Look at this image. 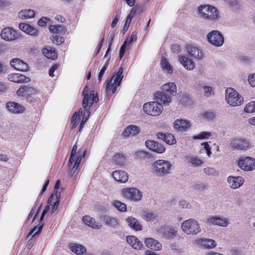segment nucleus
<instances>
[{
    "label": "nucleus",
    "mask_w": 255,
    "mask_h": 255,
    "mask_svg": "<svg viewBox=\"0 0 255 255\" xmlns=\"http://www.w3.org/2000/svg\"><path fill=\"white\" fill-rule=\"evenodd\" d=\"M90 112L88 109H86V110H84V113L82 121L80 125V130L83 128L85 122L87 121V120L90 116Z\"/></svg>",
    "instance_id": "49530a36"
},
{
    "label": "nucleus",
    "mask_w": 255,
    "mask_h": 255,
    "mask_svg": "<svg viewBox=\"0 0 255 255\" xmlns=\"http://www.w3.org/2000/svg\"><path fill=\"white\" fill-rule=\"evenodd\" d=\"M186 50L189 55L196 59H201L203 54L201 50L198 47L192 45H188L186 46Z\"/></svg>",
    "instance_id": "412c9836"
},
{
    "label": "nucleus",
    "mask_w": 255,
    "mask_h": 255,
    "mask_svg": "<svg viewBox=\"0 0 255 255\" xmlns=\"http://www.w3.org/2000/svg\"><path fill=\"white\" fill-rule=\"evenodd\" d=\"M239 167L245 171H252L255 169V158L249 156L241 157L238 161Z\"/></svg>",
    "instance_id": "9d476101"
},
{
    "label": "nucleus",
    "mask_w": 255,
    "mask_h": 255,
    "mask_svg": "<svg viewBox=\"0 0 255 255\" xmlns=\"http://www.w3.org/2000/svg\"><path fill=\"white\" fill-rule=\"evenodd\" d=\"M248 81L252 87H255V73L249 75Z\"/></svg>",
    "instance_id": "680f3d73"
},
{
    "label": "nucleus",
    "mask_w": 255,
    "mask_h": 255,
    "mask_svg": "<svg viewBox=\"0 0 255 255\" xmlns=\"http://www.w3.org/2000/svg\"><path fill=\"white\" fill-rule=\"evenodd\" d=\"M209 43L216 47H220L224 43V37L222 33L217 30H213L207 35Z\"/></svg>",
    "instance_id": "6e6552de"
},
{
    "label": "nucleus",
    "mask_w": 255,
    "mask_h": 255,
    "mask_svg": "<svg viewBox=\"0 0 255 255\" xmlns=\"http://www.w3.org/2000/svg\"><path fill=\"white\" fill-rule=\"evenodd\" d=\"M226 99L232 106H238L243 102V98L233 88H228L226 90Z\"/></svg>",
    "instance_id": "0eeeda50"
},
{
    "label": "nucleus",
    "mask_w": 255,
    "mask_h": 255,
    "mask_svg": "<svg viewBox=\"0 0 255 255\" xmlns=\"http://www.w3.org/2000/svg\"><path fill=\"white\" fill-rule=\"evenodd\" d=\"M156 218V216L153 212L146 211L143 212V219L147 222H153Z\"/></svg>",
    "instance_id": "58836bf2"
},
{
    "label": "nucleus",
    "mask_w": 255,
    "mask_h": 255,
    "mask_svg": "<svg viewBox=\"0 0 255 255\" xmlns=\"http://www.w3.org/2000/svg\"><path fill=\"white\" fill-rule=\"evenodd\" d=\"M207 222L210 225H216L220 227H226L229 224L228 219L223 216H209L207 220Z\"/></svg>",
    "instance_id": "f8f14e48"
},
{
    "label": "nucleus",
    "mask_w": 255,
    "mask_h": 255,
    "mask_svg": "<svg viewBox=\"0 0 255 255\" xmlns=\"http://www.w3.org/2000/svg\"><path fill=\"white\" fill-rule=\"evenodd\" d=\"M245 111L248 113L255 112V101L248 103L245 108Z\"/></svg>",
    "instance_id": "a18cd8bd"
},
{
    "label": "nucleus",
    "mask_w": 255,
    "mask_h": 255,
    "mask_svg": "<svg viewBox=\"0 0 255 255\" xmlns=\"http://www.w3.org/2000/svg\"><path fill=\"white\" fill-rule=\"evenodd\" d=\"M182 231L187 235H195L199 233L201 230L197 221L190 219L184 221L181 225Z\"/></svg>",
    "instance_id": "39448f33"
},
{
    "label": "nucleus",
    "mask_w": 255,
    "mask_h": 255,
    "mask_svg": "<svg viewBox=\"0 0 255 255\" xmlns=\"http://www.w3.org/2000/svg\"><path fill=\"white\" fill-rule=\"evenodd\" d=\"M70 250L77 255H83L86 252V249L81 245L72 243L69 245Z\"/></svg>",
    "instance_id": "473e14b6"
},
{
    "label": "nucleus",
    "mask_w": 255,
    "mask_h": 255,
    "mask_svg": "<svg viewBox=\"0 0 255 255\" xmlns=\"http://www.w3.org/2000/svg\"><path fill=\"white\" fill-rule=\"evenodd\" d=\"M135 155L140 158H145L147 156V153L143 150L137 151L135 152Z\"/></svg>",
    "instance_id": "774afa93"
},
{
    "label": "nucleus",
    "mask_w": 255,
    "mask_h": 255,
    "mask_svg": "<svg viewBox=\"0 0 255 255\" xmlns=\"http://www.w3.org/2000/svg\"><path fill=\"white\" fill-rule=\"evenodd\" d=\"M6 107L8 111L13 114H20L24 111V108L20 104L13 102H9L6 104Z\"/></svg>",
    "instance_id": "5701e85b"
},
{
    "label": "nucleus",
    "mask_w": 255,
    "mask_h": 255,
    "mask_svg": "<svg viewBox=\"0 0 255 255\" xmlns=\"http://www.w3.org/2000/svg\"><path fill=\"white\" fill-rule=\"evenodd\" d=\"M42 228H43V225L39 226L38 228L37 226L34 227L29 233L28 236H30L31 234H32L34 232H35V231H36L37 229V231L35 233V235H36V234H39V233H40L42 231Z\"/></svg>",
    "instance_id": "e2e57ef3"
},
{
    "label": "nucleus",
    "mask_w": 255,
    "mask_h": 255,
    "mask_svg": "<svg viewBox=\"0 0 255 255\" xmlns=\"http://www.w3.org/2000/svg\"><path fill=\"white\" fill-rule=\"evenodd\" d=\"M231 145L233 148L238 150H247L250 147V143L242 138L233 139Z\"/></svg>",
    "instance_id": "f3484780"
},
{
    "label": "nucleus",
    "mask_w": 255,
    "mask_h": 255,
    "mask_svg": "<svg viewBox=\"0 0 255 255\" xmlns=\"http://www.w3.org/2000/svg\"><path fill=\"white\" fill-rule=\"evenodd\" d=\"M82 221L85 225L92 228L99 229L102 227V224L100 222H96V220L90 216H84Z\"/></svg>",
    "instance_id": "aec40b11"
},
{
    "label": "nucleus",
    "mask_w": 255,
    "mask_h": 255,
    "mask_svg": "<svg viewBox=\"0 0 255 255\" xmlns=\"http://www.w3.org/2000/svg\"><path fill=\"white\" fill-rule=\"evenodd\" d=\"M126 221L128 227L131 229L139 231L142 230V227L140 224L139 221L133 217H128L126 219Z\"/></svg>",
    "instance_id": "4be33fe9"
},
{
    "label": "nucleus",
    "mask_w": 255,
    "mask_h": 255,
    "mask_svg": "<svg viewBox=\"0 0 255 255\" xmlns=\"http://www.w3.org/2000/svg\"><path fill=\"white\" fill-rule=\"evenodd\" d=\"M212 135V133L209 131H202L197 135H193L194 139H205L208 138Z\"/></svg>",
    "instance_id": "a19ab883"
},
{
    "label": "nucleus",
    "mask_w": 255,
    "mask_h": 255,
    "mask_svg": "<svg viewBox=\"0 0 255 255\" xmlns=\"http://www.w3.org/2000/svg\"><path fill=\"white\" fill-rule=\"evenodd\" d=\"M10 65L18 71L25 72L28 70V66L27 63L18 58L11 59L10 61Z\"/></svg>",
    "instance_id": "6ab92c4d"
},
{
    "label": "nucleus",
    "mask_w": 255,
    "mask_h": 255,
    "mask_svg": "<svg viewBox=\"0 0 255 255\" xmlns=\"http://www.w3.org/2000/svg\"><path fill=\"white\" fill-rule=\"evenodd\" d=\"M200 16L209 22H216L219 19V11L214 6L211 5H203L198 7Z\"/></svg>",
    "instance_id": "f03ea898"
},
{
    "label": "nucleus",
    "mask_w": 255,
    "mask_h": 255,
    "mask_svg": "<svg viewBox=\"0 0 255 255\" xmlns=\"http://www.w3.org/2000/svg\"><path fill=\"white\" fill-rule=\"evenodd\" d=\"M186 159L191 166L193 167H199L203 164L204 161L199 157L195 155H189L185 156Z\"/></svg>",
    "instance_id": "c85d7f7f"
},
{
    "label": "nucleus",
    "mask_w": 255,
    "mask_h": 255,
    "mask_svg": "<svg viewBox=\"0 0 255 255\" xmlns=\"http://www.w3.org/2000/svg\"><path fill=\"white\" fill-rule=\"evenodd\" d=\"M179 61L181 64L188 70H192L195 67L194 63L189 57L186 56H181L179 57Z\"/></svg>",
    "instance_id": "cd10ccee"
},
{
    "label": "nucleus",
    "mask_w": 255,
    "mask_h": 255,
    "mask_svg": "<svg viewBox=\"0 0 255 255\" xmlns=\"http://www.w3.org/2000/svg\"><path fill=\"white\" fill-rule=\"evenodd\" d=\"M171 163L166 160L158 159L152 164L153 172L159 177H163L171 173Z\"/></svg>",
    "instance_id": "7ed1b4c3"
},
{
    "label": "nucleus",
    "mask_w": 255,
    "mask_h": 255,
    "mask_svg": "<svg viewBox=\"0 0 255 255\" xmlns=\"http://www.w3.org/2000/svg\"><path fill=\"white\" fill-rule=\"evenodd\" d=\"M203 92L205 96L209 97L213 94L212 87L210 86H204L203 87Z\"/></svg>",
    "instance_id": "3c124183"
},
{
    "label": "nucleus",
    "mask_w": 255,
    "mask_h": 255,
    "mask_svg": "<svg viewBox=\"0 0 255 255\" xmlns=\"http://www.w3.org/2000/svg\"><path fill=\"white\" fill-rule=\"evenodd\" d=\"M229 186L233 189L240 188L244 182V178L241 176H229L227 178Z\"/></svg>",
    "instance_id": "dca6fc26"
},
{
    "label": "nucleus",
    "mask_w": 255,
    "mask_h": 255,
    "mask_svg": "<svg viewBox=\"0 0 255 255\" xmlns=\"http://www.w3.org/2000/svg\"><path fill=\"white\" fill-rule=\"evenodd\" d=\"M122 196L129 201L137 202L141 200L142 193L135 187L125 188L122 190Z\"/></svg>",
    "instance_id": "423d86ee"
},
{
    "label": "nucleus",
    "mask_w": 255,
    "mask_h": 255,
    "mask_svg": "<svg viewBox=\"0 0 255 255\" xmlns=\"http://www.w3.org/2000/svg\"><path fill=\"white\" fill-rule=\"evenodd\" d=\"M43 52L45 56L49 59H54L57 57L56 51L52 49L49 50L47 48H45L43 49Z\"/></svg>",
    "instance_id": "79ce46f5"
},
{
    "label": "nucleus",
    "mask_w": 255,
    "mask_h": 255,
    "mask_svg": "<svg viewBox=\"0 0 255 255\" xmlns=\"http://www.w3.org/2000/svg\"><path fill=\"white\" fill-rule=\"evenodd\" d=\"M196 244L202 249H211L214 248L217 244L216 242L211 239L201 238L196 240Z\"/></svg>",
    "instance_id": "4468645a"
},
{
    "label": "nucleus",
    "mask_w": 255,
    "mask_h": 255,
    "mask_svg": "<svg viewBox=\"0 0 255 255\" xmlns=\"http://www.w3.org/2000/svg\"><path fill=\"white\" fill-rule=\"evenodd\" d=\"M18 81L17 83H26L30 82V79L26 77L24 75L18 74Z\"/></svg>",
    "instance_id": "4d7b16f0"
},
{
    "label": "nucleus",
    "mask_w": 255,
    "mask_h": 255,
    "mask_svg": "<svg viewBox=\"0 0 255 255\" xmlns=\"http://www.w3.org/2000/svg\"><path fill=\"white\" fill-rule=\"evenodd\" d=\"M161 90L162 91L154 94V99L162 106H168L172 101V96L176 94V85L173 83L169 82L163 85Z\"/></svg>",
    "instance_id": "f257e3e1"
},
{
    "label": "nucleus",
    "mask_w": 255,
    "mask_h": 255,
    "mask_svg": "<svg viewBox=\"0 0 255 255\" xmlns=\"http://www.w3.org/2000/svg\"><path fill=\"white\" fill-rule=\"evenodd\" d=\"M123 72V67H121L119 71L113 75L110 80L106 81V83L107 85L106 91L108 95H110L111 91L113 94H115L117 92V87L121 85L124 77V76L122 75Z\"/></svg>",
    "instance_id": "20e7f679"
},
{
    "label": "nucleus",
    "mask_w": 255,
    "mask_h": 255,
    "mask_svg": "<svg viewBox=\"0 0 255 255\" xmlns=\"http://www.w3.org/2000/svg\"><path fill=\"white\" fill-rule=\"evenodd\" d=\"M27 34L34 36H37L38 35V31L37 29L31 26Z\"/></svg>",
    "instance_id": "69168bd1"
},
{
    "label": "nucleus",
    "mask_w": 255,
    "mask_h": 255,
    "mask_svg": "<svg viewBox=\"0 0 255 255\" xmlns=\"http://www.w3.org/2000/svg\"><path fill=\"white\" fill-rule=\"evenodd\" d=\"M191 124L188 121L183 119H177L174 123V128L177 131L187 130Z\"/></svg>",
    "instance_id": "a211bd4d"
},
{
    "label": "nucleus",
    "mask_w": 255,
    "mask_h": 255,
    "mask_svg": "<svg viewBox=\"0 0 255 255\" xmlns=\"http://www.w3.org/2000/svg\"><path fill=\"white\" fill-rule=\"evenodd\" d=\"M127 44H128V41L127 40L125 41V42H124V43L123 44V45H122V46L121 47L120 51V54H119V57H120V59H122V58L123 57V56L125 53Z\"/></svg>",
    "instance_id": "5fc2aeb1"
},
{
    "label": "nucleus",
    "mask_w": 255,
    "mask_h": 255,
    "mask_svg": "<svg viewBox=\"0 0 255 255\" xmlns=\"http://www.w3.org/2000/svg\"><path fill=\"white\" fill-rule=\"evenodd\" d=\"M229 6L233 10H237L240 8V5L237 0H224Z\"/></svg>",
    "instance_id": "37998d69"
},
{
    "label": "nucleus",
    "mask_w": 255,
    "mask_h": 255,
    "mask_svg": "<svg viewBox=\"0 0 255 255\" xmlns=\"http://www.w3.org/2000/svg\"><path fill=\"white\" fill-rule=\"evenodd\" d=\"M141 8H140L139 6L136 5L131 9L130 12L128 15L133 17L136 14V13L137 11L139 13L141 11Z\"/></svg>",
    "instance_id": "bf43d9fd"
},
{
    "label": "nucleus",
    "mask_w": 255,
    "mask_h": 255,
    "mask_svg": "<svg viewBox=\"0 0 255 255\" xmlns=\"http://www.w3.org/2000/svg\"><path fill=\"white\" fill-rule=\"evenodd\" d=\"M157 138L164 141L166 143L173 145L176 143V140L174 136L170 133L158 132L157 134Z\"/></svg>",
    "instance_id": "b1692460"
},
{
    "label": "nucleus",
    "mask_w": 255,
    "mask_h": 255,
    "mask_svg": "<svg viewBox=\"0 0 255 255\" xmlns=\"http://www.w3.org/2000/svg\"><path fill=\"white\" fill-rule=\"evenodd\" d=\"M143 109L147 114L152 116H156L161 113L163 107L162 105L155 101L144 104Z\"/></svg>",
    "instance_id": "1a4fd4ad"
},
{
    "label": "nucleus",
    "mask_w": 255,
    "mask_h": 255,
    "mask_svg": "<svg viewBox=\"0 0 255 255\" xmlns=\"http://www.w3.org/2000/svg\"><path fill=\"white\" fill-rule=\"evenodd\" d=\"M113 176L116 181L121 183L126 182L128 179L127 173L123 170L115 171L113 173Z\"/></svg>",
    "instance_id": "a878e982"
},
{
    "label": "nucleus",
    "mask_w": 255,
    "mask_h": 255,
    "mask_svg": "<svg viewBox=\"0 0 255 255\" xmlns=\"http://www.w3.org/2000/svg\"><path fill=\"white\" fill-rule=\"evenodd\" d=\"M49 30L56 34H64L65 29L63 25H52L49 27Z\"/></svg>",
    "instance_id": "4c0bfd02"
},
{
    "label": "nucleus",
    "mask_w": 255,
    "mask_h": 255,
    "mask_svg": "<svg viewBox=\"0 0 255 255\" xmlns=\"http://www.w3.org/2000/svg\"><path fill=\"white\" fill-rule=\"evenodd\" d=\"M27 85L21 86L17 91V94L18 96H26V93L27 88Z\"/></svg>",
    "instance_id": "864d4df0"
},
{
    "label": "nucleus",
    "mask_w": 255,
    "mask_h": 255,
    "mask_svg": "<svg viewBox=\"0 0 255 255\" xmlns=\"http://www.w3.org/2000/svg\"><path fill=\"white\" fill-rule=\"evenodd\" d=\"M0 36L2 39L9 41L17 39L19 35L17 31L12 27H6L2 29Z\"/></svg>",
    "instance_id": "9b49d317"
},
{
    "label": "nucleus",
    "mask_w": 255,
    "mask_h": 255,
    "mask_svg": "<svg viewBox=\"0 0 255 255\" xmlns=\"http://www.w3.org/2000/svg\"><path fill=\"white\" fill-rule=\"evenodd\" d=\"M34 15L35 13L34 10L30 9L21 10L18 13V17L21 19L31 18L34 16Z\"/></svg>",
    "instance_id": "f704fd0d"
},
{
    "label": "nucleus",
    "mask_w": 255,
    "mask_h": 255,
    "mask_svg": "<svg viewBox=\"0 0 255 255\" xmlns=\"http://www.w3.org/2000/svg\"><path fill=\"white\" fill-rule=\"evenodd\" d=\"M161 66L162 68V69L167 72L169 74L172 73L173 72V69L171 65L169 64V62L167 61V60L162 57L161 60Z\"/></svg>",
    "instance_id": "c9c22d12"
},
{
    "label": "nucleus",
    "mask_w": 255,
    "mask_h": 255,
    "mask_svg": "<svg viewBox=\"0 0 255 255\" xmlns=\"http://www.w3.org/2000/svg\"><path fill=\"white\" fill-rule=\"evenodd\" d=\"M49 19L46 17H41L38 21V24L40 26H44L46 25Z\"/></svg>",
    "instance_id": "0e129e2a"
},
{
    "label": "nucleus",
    "mask_w": 255,
    "mask_h": 255,
    "mask_svg": "<svg viewBox=\"0 0 255 255\" xmlns=\"http://www.w3.org/2000/svg\"><path fill=\"white\" fill-rule=\"evenodd\" d=\"M217 113L213 110H208L203 112L201 115V118L206 122H212L216 117Z\"/></svg>",
    "instance_id": "2f4dec72"
},
{
    "label": "nucleus",
    "mask_w": 255,
    "mask_h": 255,
    "mask_svg": "<svg viewBox=\"0 0 255 255\" xmlns=\"http://www.w3.org/2000/svg\"><path fill=\"white\" fill-rule=\"evenodd\" d=\"M115 164L121 166L124 165L126 162V157L121 153H116L113 157Z\"/></svg>",
    "instance_id": "e433bc0d"
},
{
    "label": "nucleus",
    "mask_w": 255,
    "mask_h": 255,
    "mask_svg": "<svg viewBox=\"0 0 255 255\" xmlns=\"http://www.w3.org/2000/svg\"><path fill=\"white\" fill-rule=\"evenodd\" d=\"M77 149V146L76 145H74L72 149V151L71 152V155H70V158L69 159L68 165L69 166H70L73 163V158L76 153Z\"/></svg>",
    "instance_id": "8fccbe9b"
},
{
    "label": "nucleus",
    "mask_w": 255,
    "mask_h": 255,
    "mask_svg": "<svg viewBox=\"0 0 255 255\" xmlns=\"http://www.w3.org/2000/svg\"><path fill=\"white\" fill-rule=\"evenodd\" d=\"M8 79L12 82L14 83H17L18 81V74H11L8 75L7 76Z\"/></svg>",
    "instance_id": "052dcab7"
},
{
    "label": "nucleus",
    "mask_w": 255,
    "mask_h": 255,
    "mask_svg": "<svg viewBox=\"0 0 255 255\" xmlns=\"http://www.w3.org/2000/svg\"><path fill=\"white\" fill-rule=\"evenodd\" d=\"M180 102L183 106L188 108H191L194 103L191 98L187 95H183L181 97Z\"/></svg>",
    "instance_id": "72a5a7b5"
},
{
    "label": "nucleus",
    "mask_w": 255,
    "mask_h": 255,
    "mask_svg": "<svg viewBox=\"0 0 255 255\" xmlns=\"http://www.w3.org/2000/svg\"><path fill=\"white\" fill-rule=\"evenodd\" d=\"M179 204L183 208H190L191 207V205L185 200L180 201Z\"/></svg>",
    "instance_id": "338daca9"
},
{
    "label": "nucleus",
    "mask_w": 255,
    "mask_h": 255,
    "mask_svg": "<svg viewBox=\"0 0 255 255\" xmlns=\"http://www.w3.org/2000/svg\"><path fill=\"white\" fill-rule=\"evenodd\" d=\"M145 144L148 149L157 153H162L165 151V147L156 141L147 140L145 141Z\"/></svg>",
    "instance_id": "2eb2a0df"
},
{
    "label": "nucleus",
    "mask_w": 255,
    "mask_h": 255,
    "mask_svg": "<svg viewBox=\"0 0 255 255\" xmlns=\"http://www.w3.org/2000/svg\"><path fill=\"white\" fill-rule=\"evenodd\" d=\"M108 65H109L108 62H107L106 64H105L104 65V66L103 67V68L101 69L100 73H99L98 78V80H99L100 82H101L102 81V77H103L106 70H107V69L108 68Z\"/></svg>",
    "instance_id": "13d9d810"
},
{
    "label": "nucleus",
    "mask_w": 255,
    "mask_h": 255,
    "mask_svg": "<svg viewBox=\"0 0 255 255\" xmlns=\"http://www.w3.org/2000/svg\"><path fill=\"white\" fill-rule=\"evenodd\" d=\"M204 171L208 175H215L216 174V170L212 167H207L204 168Z\"/></svg>",
    "instance_id": "603ef678"
},
{
    "label": "nucleus",
    "mask_w": 255,
    "mask_h": 255,
    "mask_svg": "<svg viewBox=\"0 0 255 255\" xmlns=\"http://www.w3.org/2000/svg\"><path fill=\"white\" fill-rule=\"evenodd\" d=\"M161 232L166 239H173L176 234V230L170 227H164L161 228Z\"/></svg>",
    "instance_id": "c756f323"
},
{
    "label": "nucleus",
    "mask_w": 255,
    "mask_h": 255,
    "mask_svg": "<svg viewBox=\"0 0 255 255\" xmlns=\"http://www.w3.org/2000/svg\"><path fill=\"white\" fill-rule=\"evenodd\" d=\"M82 106L85 110L89 109L94 102L97 103L99 101V97L97 95H95V91H92L89 95L83 96Z\"/></svg>",
    "instance_id": "ddd939ff"
},
{
    "label": "nucleus",
    "mask_w": 255,
    "mask_h": 255,
    "mask_svg": "<svg viewBox=\"0 0 255 255\" xmlns=\"http://www.w3.org/2000/svg\"><path fill=\"white\" fill-rule=\"evenodd\" d=\"M113 205L117 209L121 212H125L127 210V205L125 203H122L120 201L116 200L114 201Z\"/></svg>",
    "instance_id": "c03bdc74"
},
{
    "label": "nucleus",
    "mask_w": 255,
    "mask_h": 255,
    "mask_svg": "<svg viewBox=\"0 0 255 255\" xmlns=\"http://www.w3.org/2000/svg\"><path fill=\"white\" fill-rule=\"evenodd\" d=\"M52 41L57 45H60L64 42V39L62 36L55 35L52 36Z\"/></svg>",
    "instance_id": "de8ad7c7"
},
{
    "label": "nucleus",
    "mask_w": 255,
    "mask_h": 255,
    "mask_svg": "<svg viewBox=\"0 0 255 255\" xmlns=\"http://www.w3.org/2000/svg\"><path fill=\"white\" fill-rule=\"evenodd\" d=\"M127 241L134 249L140 250L142 247V242L135 236H128Z\"/></svg>",
    "instance_id": "bb28decb"
},
{
    "label": "nucleus",
    "mask_w": 255,
    "mask_h": 255,
    "mask_svg": "<svg viewBox=\"0 0 255 255\" xmlns=\"http://www.w3.org/2000/svg\"><path fill=\"white\" fill-rule=\"evenodd\" d=\"M31 27V25L24 23H21L19 25V29L26 33H27Z\"/></svg>",
    "instance_id": "6e6d98bb"
},
{
    "label": "nucleus",
    "mask_w": 255,
    "mask_h": 255,
    "mask_svg": "<svg viewBox=\"0 0 255 255\" xmlns=\"http://www.w3.org/2000/svg\"><path fill=\"white\" fill-rule=\"evenodd\" d=\"M139 131V128L134 125H130L124 131V136H134L136 135Z\"/></svg>",
    "instance_id": "7c9ffc66"
},
{
    "label": "nucleus",
    "mask_w": 255,
    "mask_h": 255,
    "mask_svg": "<svg viewBox=\"0 0 255 255\" xmlns=\"http://www.w3.org/2000/svg\"><path fill=\"white\" fill-rule=\"evenodd\" d=\"M194 188L198 191H203L208 189V186L204 183H200L194 185Z\"/></svg>",
    "instance_id": "09e8293b"
},
{
    "label": "nucleus",
    "mask_w": 255,
    "mask_h": 255,
    "mask_svg": "<svg viewBox=\"0 0 255 255\" xmlns=\"http://www.w3.org/2000/svg\"><path fill=\"white\" fill-rule=\"evenodd\" d=\"M144 243L147 248L152 250L159 251L162 247L159 241L152 238L146 239Z\"/></svg>",
    "instance_id": "393cba45"
},
{
    "label": "nucleus",
    "mask_w": 255,
    "mask_h": 255,
    "mask_svg": "<svg viewBox=\"0 0 255 255\" xmlns=\"http://www.w3.org/2000/svg\"><path fill=\"white\" fill-rule=\"evenodd\" d=\"M104 221L106 225L115 227L118 224V221L116 218L112 217H105Z\"/></svg>",
    "instance_id": "ea45409f"
}]
</instances>
